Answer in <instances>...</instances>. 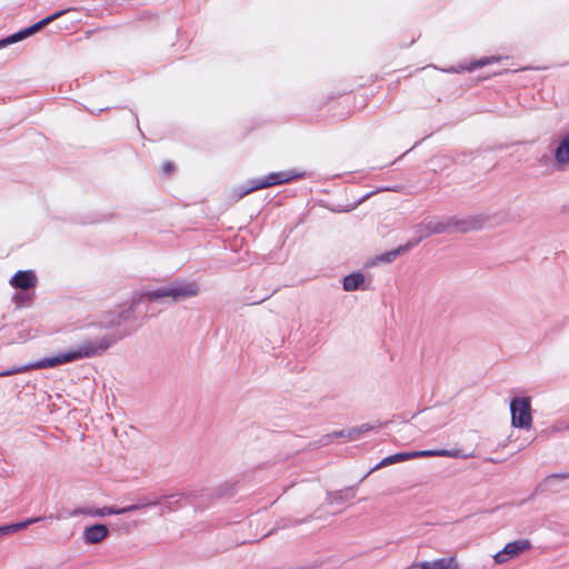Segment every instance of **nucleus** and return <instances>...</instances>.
<instances>
[{
  "label": "nucleus",
  "instance_id": "nucleus-1",
  "mask_svg": "<svg viewBox=\"0 0 569 569\" xmlns=\"http://www.w3.org/2000/svg\"><path fill=\"white\" fill-rule=\"evenodd\" d=\"M120 337L108 333L94 339L84 340L77 347L67 351L59 352L52 357H46L36 362L24 366L12 367L8 370L1 371L0 377H8L12 375L23 373L34 369L54 368L64 363L74 362L86 358H92L101 355L112 345H114Z\"/></svg>",
  "mask_w": 569,
  "mask_h": 569
},
{
  "label": "nucleus",
  "instance_id": "nucleus-2",
  "mask_svg": "<svg viewBox=\"0 0 569 569\" xmlns=\"http://www.w3.org/2000/svg\"><path fill=\"white\" fill-rule=\"evenodd\" d=\"M200 291L196 281L176 280L171 283L157 288H148L139 291L134 296V303L143 301H159L169 299L173 302L196 297Z\"/></svg>",
  "mask_w": 569,
  "mask_h": 569
},
{
  "label": "nucleus",
  "instance_id": "nucleus-3",
  "mask_svg": "<svg viewBox=\"0 0 569 569\" xmlns=\"http://www.w3.org/2000/svg\"><path fill=\"white\" fill-rule=\"evenodd\" d=\"M301 177H303V173H300L296 170L272 172L263 178L250 181L249 187L247 188L239 187L231 190L229 193V199L236 202L254 190L286 183Z\"/></svg>",
  "mask_w": 569,
  "mask_h": 569
},
{
  "label": "nucleus",
  "instance_id": "nucleus-4",
  "mask_svg": "<svg viewBox=\"0 0 569 569\" xmlns=\"http://www.w3.org/2000/svg\"><path fill=\"white\" fill-rule=\"evenodd\" d=\"M426 457H448V458H462L468 459L472 457L471 453H463L460 449H432V450H420V451H411V452H398L391 456L383 458L376 467L371 469V471L378 470L382 467L408 461L416 458H426Z\"/></svg>",
  "mask_w": 569,
  "mask_h": 569
},
{
  "label": "nucleus",
  "instance_id": "nucleus-5",
  "mask_svg": "<svg viewBox=\"0 0 569 569\" xmlns=\"http://www.w3.org/2000/svg\"><path fill=\"white\" fill-rule=\"evenodd\" d=\"M511 427L530 430L533 425L530 397H515L510 401Z\"/></svg>",
  "mask_w": 569,
  "mask_h": 569
},
{
  "label": "nucleus",
  "instance_id": "nucleus-6",
  "mask_svg": "<svg viewBox=\"0 0 569 569\" xmlns=\"http://www.w3.org/2000/svg\"><path fill=\"white\" fill-rule=\"evenodd\" d=\"M68 10H61V11H57L50 16H48L47 18L40 20L39 22L14 33V34H11L9 36L8 38L3 39V40H0V48H3L6 46H9V44H12V43H16L36 32H38L39 30H41L42 28H44L46 26H48L49 23H51L52 21H54L56 19L60 18L63 13H66Z\"/></svg>",
  "mask_w": 569,
  "mask_h": 569
},
{
  "label": "nucleus",
  "instance_id": "nucleus-7",
  "mask_svg": "<svg viewBox=\"0 0 569 569\" xmlns=\"http://www.w3.org/2000/svg\"><path fill=\"white\" fill-rule=\"evenodd\" d=\"M138 305L139 303H134L133 298L129 307L118 308L116 310L103 313L100 320V325L104 328H116L121 326L132 318V315Z\"/></svg>",
  "mask_w": 569,
  "mask_h": 569
},
{
  "label": "nucleus",
  "instance_id": "nucleus-8",
  "mask_svg": "<svg viewBox=\"0 0 569 569\" xmlns=\"http://www.w3.org/2000/svg\"><path fill=\"white\" fill-rule=\"evenodd\" d=\"M455 224V221L452 219H430L426 220L422 223H420L417 227V233L419 234L418 240L415 242V244L431 234H439L447 232L452 226Z\"/></svg>",
  "mask_w": 569,
  "mask_h": 569
},
{
  "label": "nucleus",
  "instance_id": "nucleus-9",
  "mask_svg": "<svg viewBox=\"0 0 569 569\" xmlns=\"http://www.w3.org/2000/svg\"><path fill=\"white\" fill-rule=\"evenodd\" d=\"M530 541L527 539L515 540L505 546L502 550L493 556V560L497 565H502L509 560L518 557L523 551L530 549Z\"/></svg>",
  "mask_w": 569,
  "mask_h": 569
},
{
  "label": "nucleus",
  "instance_id": "nucleus-10",
  "mask_svg": "<svg viewBox=\"0 0 569 569\" xmlns=\"http://www.w3.org/2000/svg\"><path fill=\"white\" fill-rule=\"evenodd\" d=\"M413 567L418 569H460V565L456 556L420 561L415 563Z\"/></svg>",
  "mask_w": 569,
  "mask_h": 569
},
{
  "label": "nucleus",
  "instance_id": "nucleus-11",
  "mask_svg": "<svg viewBox=\"0 0 569 569\" xmlns=\"http://www.w3.org/2000/svg\"><path fill=\"white\" fill-rule=\"evenodd\" d=\"M109 535V530L103 523H96L84 528L82 540L87 545H96L103 541Z\"/></svg>",
  "mask_w": 569,
  "mask_h": 569
},
{
  "label": "nucleus",
  "instance_id": "nucleus-12",
  "mask_svg": "<svg viewBox=\"0 0 569 569\" xmlns=\"http://www.w3.org/2000/svg\"><path fill=\"white\" fill-rule=\"evenodd\" d=\"M555 160L560 169L569 167V133L559 138L555 149Z\"/></svg>",
  "mask_w": 569,
  "mask_h": 569
},
{
  "label": "nucleus",
  "instance_id": "nucleus-13",
  "mask_svg": "<svg viewBox=\"0 0 569 569\" xmlns=\"http://www.w3.org/2000/svg\"><path fill=\"white\" fill-rule=\"evenodd\" d=\"M37 283V277L33 271H18L11 279L10 284L17 289L28 290Z\"/></svg>",
  "mask_w": 569,
  "mask_h": 569
},
{
  "label": "nucleus",
  "instance_id": "nucleus-14",
  "mask_svg": "<svg viewBox=\"0 0 569 569\" xmlns=\"http://www.w3.org/2000/svg\"><path fill=\"white\" fill-rule=\"evenodd\" d=\"M380 426H376V425H372V423H363L361 426H357V427H353V428L348 429V430L335 432L333 435L336 437H347L349 440H357L362 435H365L366 432L375 430V429H377Z\"/></svg>",
  "mask_w": 569,
  "mask_h": 569
},
{
  "label": "nucleus",
  "instance_id": "nucleus-15",
  "mask_svg": "<svg viewBox=\"0 0 569 569\" xmlns=\"http://www.w3.org/2000/svg\"><path fill=\"white\" fill-rule=\"evenodd\" d=\"M42 519H43V517H33V518H27L20 522L1 526L0 527V537L14 533L19 530H23L28 526L39 522Z\"/></svg>",
  "mask_w": 569,
  "mask_h": 569
},
{
  "label": "nucleus",
  "instance_id": "nucleus-16",
  "mask_svg": "<svg viewBox=\"0 0 569 569\" xmlns=\"http://www.w3.org/2000/svg\"><path fill=\"white\" fill-rule=\"evenodd\" d=\"M160 499V503H162V513L166 511L171 512L180 508L181 500L183 498L182 493L171 495L158 497Z\"/></svg>",
  "mask_w": 569,
  "mask_h": 569
},
{
  "label": "nucleus",
  "instance_id": "nucleus-17",
  "mask_svg": "<svg viewBox=\"0 0 569 569\" xmlns=\"http://www.w3.org/2000/svg\"><path fill=\"white\" fill-rule=\"evenodd\" d=\"M365 282V276L356 272L348 274L343 278L342 286L346 291H353L359 289Z\"/></svg>",
  "mask_w": 569,
  "mask_h": 569
},
{
  "label": "nucleus",
  "instance_id": "nucleus-18",
  "mask_svg": "<svg viewBox=\"0 0 569 569\" xmlns=\"http://www.w3.org/2000/svg\"><path fill=\"white\" fill-rule=\"evenodd\" d=\"M69 515H70V517L87 516V517H91V518H102L103 517V508H94V507L76 508Z\"/></svg>",
  "mask_w": 569,
  "mask_h": 569
},
{
  "label": "nucleus",
  "instance_id": "nucleus-19",
  "mask_svg": "<svg viewBox=\"0 0 569 569\" xmlns=\"http://www.w3.org/2000/svg\"><path fill=\"white\" fill-rule=\"evenodd\" d=\"M500 58H497V57H490V58H482V59H479V60H476V61H472L469 66H467L466 68L465 67H461L459 69H448L446 70L447 72H459L461 70H467V71H473L476 69H479V68H482L493 61H499Z\"/></svg>",
  "mask_w": 569,
  "mask_h": 569
},
{
  "label": "nucleus",
  "instance_id": "nucleus-20",
  "mask_svg": "<svg viewBox=\"0 0 569 569\" xmlns=\"http://www.w3.org/2000/svg\"><path fill=\"white\" fill-rule=\"evenodd\" d=\"M160 505V499L157 496H147L140 498L137 503L130 505V511L140 510L147 507H154Z\"/></svg>",
  "mask_w": 569,
  "mask_h": 569
},
{
  "label": "nucleus",
  "instance_id": "nucleus-21",
  "mask_svg": "<svg viewBox=\"0 0 569 569\" xmlns=\"http://www.w3.org/2000/svg\"><path fill=\"white\" fill-rule=\"evenodd\" d=\"M415 243L412 242H409L405 246H400L398 247L397 249L395 250H391V251H388V252H385L383 254H381L378 260L381 261V262H386V263H389L391 261H393L400 253L407 251L408 249H410Z\"/></svg>",
  "mask_w": 569,
  "mask_h": 569
},
{
  "label": "nucleus",
  "instance_id": "nucleus-22",
  "mask_svg": "<svg viewBox=\"0 0 569 569\" xmlns=\"http://www.w3.org/2000/svg\"><path fill=\"white\" fill-rule=\"evenodd\" d=\"M126 512H130L129 506L123 508L103 507V517L111 515H123Z\"/></svg>",
  "mask_w": 569,
  "mask_h": 569
},
{
  "label": "nucleus",
  "instance_id": "nucleus-23",
  "mask_svg": "<svg viewBox=\"0 0 569 569\" xmlns=\"http://www.w3.org/2000/svg\"><path fill=\"white\" fill-rule=\"evenodd\" d=\"M567 478H569V471L562 472V473H553V475L549 476L548 479H567Z\"/></svg>",
  "mask_w": 569,
  "mask_h": 569
},
{
  "label": "nucleus",
  "instance_id": "nucleus-24",
  "mask_svg": "<svg viewBox=\"0 0 569 569\" xmlns=\"http://www.w3.org/2000/svg\"><path fill=\"white\" fill-rule=\"evenodd\" d=\"M162 170L164 173H170L172 170H173V166L172 163L170 162H166L163 166H162Z\"/></svg>",
  "mask_w": 569,
  "mask_h": 569
}]
</instances>
